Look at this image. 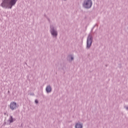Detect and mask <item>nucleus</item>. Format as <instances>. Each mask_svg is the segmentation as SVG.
I'll use <instances>...</instances> for the list:
<instances>
[{
    "label": "nucleus",
    "mask_w": 128,
    "mask_h": 128,
    "mask_svg": "<svg viewBox=\"0 0 128 128\" xmlns=\"http://www.w3.org/2000/svg\"><path fill=\"white\" fill-rule=\"evenodd\" d=\"M18 0H2V2L0 4V6L5 9L12 8V6H16V4Z\"/></svg>",
    "instance_id": "f257e3e1"
},
{
    "label": "nucleus",
    "mask_w": 128,
    "mask_h": 128,
    "mask_svg": "<svg viewBox=\"0 0 128 128\" xmlns=\"http://www.w3.org/2000/svg\"><path fill=\"white\" fill-rule=\"evenodd\" d=\"M92 42H94V36H92V34L90 33L88 34L87 38L86 46V48H87V50H89V48H90L92 44Z\"/></svg>",
    "instance_id": "f03ea898"
},
{
    "label": "nucleus",
    "mask_w": 128,
    "mask_h": 128,
    "mask_svg": "<svg viewBox=\"0 0 128 128\" xmlns=\"http://www.w3.org/2000/svg\"><path fill=\"white\" fill-rule=\"evenodd\" d=\"M82 6L84 8H90L92 6V0H84Z\"/></svg>",
    "instance_id": "7ed1b4c3"
},
{
    "label": "nucleus",
    "mask_w": 128,
    "mask_h": 128,
    "mask_svg": "<svg viewBox=\"0 0 128 128\" xmlns=\"http://www.w3.org/2000/svg\"><path fill=\"white\" fill-rule=\"evenodd\" d=\"M50 32L53 38H56L58 36V31L56 28H54V25L50 26Z\"/></svg>",
    "instance_id": "20e7f679"
},
{
    "label": "nucleus",
    "mask_w": 128,
    "mask_h": 128,
    "mask_svg": "<svg viewBox=\"0 0 128 128\" xmlns=\"http://www.w3.org/2000/svg\"><path fill=\"white\" fill-rule=\"evenodd\" d=\"M10 108L12 110H16V108H18V104L14 102H11L10 104Z\"/></svg>",
    "instance_id": "39448f33"
},
{
    "label": "nucleus",
    "mask_w": 128,
    "mask_h": 128,
    "mask_svg": "<svg viewBox=\"0 0 128 128\" xmlns=\"http://www.w3.org/2000/svg\"><path fill=\"white\" fill-rule=\"evenodd\" d=\"M46 90L47 94H50V92H52V88L50 85H48L46 87Z\"/></svg>",
    "instance_id": "423d86ee"
},
{
    "label": "nucleus",
    "mask_w": 128,
    "mask_h": 128,
    "mask_svg": "<svg viewBox=\"0 0 128 128\" xmlns=\"http://www.w3.org/2000/svg\"><path fill=\"white\" fill-rule=\"evenodd\" d=\"M84 124L82 123H80V122H78L76 124L75 128H82Z\"/></svg>",
    "instance_id": "0eeeda50"
},
{
    "label": "nucleus",
    "mask_w": 128,
    "mask_h": 128,
    "mask_svg": "<svg viewBox=\"0 0 128 128\" xmlns=\"http://www.w3.org/2000/svg\"><path fill=\"white\" fill-rule=\"evenodd\" d=\"M8 122H10V124H12V122H14V118H12V116H10Z\"/></svg>",
    "instance_id": "6e6552de"
},
{
    "label": "nucleus",
    "mask_w": 128,
    "mask_h": 128,
    "mask_svg": "<svg viewBox=\"0 0 128 128\" xmlns=\"http://www.w3.org/2000/svg\"><path fill=\"white\" fill-rule=\"evenodd\" d=\"M68 58H70V62H72V60H74V56H72V54L69 55L68 56Z\"/></svg>",
    "instance_id": "1a4fd4ad"
},
{
    "label": "nucleus",
    "mask_w": 128,
    "mask_h": 128,
    "mask_svg": "<svg viewBox=\"0 0 128 128\" xmlns=\"http://www.w3.org/2000/svg\"><path fill=\"white\" fill-rule=\"evenodd\" d=\"M34 102L36 104H38V100L36 99L34 101Z\"/></svg>",
    "instance_id": "9d476101"
},
{
    "label": "nucleus",
    "mask_w": 128,
    "mask_h": 128,
    "mask_svg": "<svg viewBox=\"0 0 128 128\" xmlns=\"http://www.w3.org/2000/svg\"><path fill=\"white\" fill-rule=\"evenodd\" d=\"M124 108L126 110H128V106H124Z\"/></svg>",
    "instance_id": "9b49d317"
},
{
    "label": "nucleus",
    "mask_w": 128,
    "mask_h": 128,
    "mask_svg": "<svg viewBox=\"0 0 128 128\" xmlns=\"http://www.w3.org/2000/svg\"><path fill=\"white\" fill-rule=\"evenodd\" d=\"M94 28H96V25H94V27L92 28V30H94Z\"/></svg>",
    "instance_id": "f8f14e48"
},
{
    "label": "nucleus",
    "mask_w": 128,
    "mask_h": 128,
    "mask_svg": "<svg viewBox=\"0 0 128 128\" xmlns=\"http://www.w3.org/2000/svg\"><path fill=\"white\" fill-rule=\"evenodd\" d=\"M44 16H45V18H48V16H46V14H44Z\"/></svg>",
    "instance_id": "ddd939ff"
},
{
    "label": "nucleus",
    "mask_w": 128,
    "mask_h": 128,
    "mask_svg": "<svg viewBox=\"0 0 128 128\" xmlns=\"http://www.w3.org/2000/svg\"><path fill=\"white\" fill-rule=\"evenodd\" d=\"M46 18L48 20L49 22H50V18Z\"/></svg>",
    "instance_id": "4468645a"
},
{
    "label": "nucleus",
    "mask_w": 128,
    "mask_h": 128,
    "mask_svg": "<svg viewBox=\"0 0 128 128\" xmlns=\"http://www.w3.org/2000/svg\"><path fill=\"white\" fill-rule=\"evenodd\" d=\"M105 66H106H106H108V64H106Z\"/></svg>",
    "instance_id": "2eb2a0df"
},
{
    "label": "nucleus",
    "mask_w": 128,
    "mask_h": 128,
    "mask_svg": "<svg viewBox=\"0 0 128 128\" xmlns=\"http://www.w3.org/2000/svg\"><path fill=\"white\" fill-rule=\"evenodd\" d=\"M4 116H6V113H4Z\"/></svg>",
    "instance_id": "dca6fc26"
},
{
    "label": "nucleus",
    "mask_w": 128,
    "mask_h": 128,
    "mask_svg": "<svg viewBox=\"0 0 128 128\" xmlns=\"http://www.w3.org/2000/svg\"><path fill=\"white\" fill-rule=\"evenodd\" d=\"M4 126H6V123H4Z\"/></svg>",
    "instance_id": "f3484780"
},
{
    "label": "nucleus",
    "mask_w": 128,
    "mask_h": 128,
    "mask_svg": "<svg viewBox=\"0 0 128 128\" xmlns=\"http://www.w3.org/2000/svg\"><path fill=\"white\" fill-rule=\"evenodd\" d=\"M7 116H8V114H7Z\"/></svg>",
    "instance_id": "a211bd4d"
},
{
    "label": "nucleus",
    "mask_w": 128,
    "mask_h": 128,
    "mask_svg": "<svg viewBox=\"0 0 128 128\" xmlns=\"http://www.w3.org/2000/svg\"><path fill=\"white\" fill-rule=\"evenodd\" d=\"M8 94H10V91H8Z\"/></svg>",
    "instance_id": "6ab92c4d"
},
{
    "label": "nucleus",
    "mask_w": 128,
    "mask_h": 128,
    "mask_svg": "<svg viewBox=\"0 0 128 128\" xmlns=\"http://www.w3.org/2000/svg\"><path fill=\"white\" fill-rule=\"evenodd\" d=\"M33 94V96H34V94Z\"/></svg>",
    "instance_id": "aec40b11"
}]
</instances>
